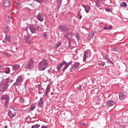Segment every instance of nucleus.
<instances>
[{
	"label": "nucleus",
	"instance_id": "nucleus-34",
	"mask_svg": "<svg viewBox=\"0 0 128 128\" xmlns=\"http://www.w3.org/2000/svg\"><path fill=\"white\" fill-rule=\"evenodd\" d=\"M40 126V124H36L35 125L32 126V128H38Z\"/></svg>",
	"mask_w": 128,
	"mask_h": 128
},
{
	"label": "nucleus",
	"instance_id": "nucleus-41",
	"mask_svg": "<svg viewBox=\"0 0 128 128\" xmlns=\"http://www.w3.org/2000/svg\"><path fill=\"white\" fill-rule=\"evenodd\" d=\"M20 102H21V104H24V99L23 98H20Z\"/></svg>",
	"mask_w": 128,
	"mask_h": 128
},
{
	"label": "nucleus",
	"instance_id": "nucleus-17",
	"mask_svg": "<svg viewBox=\"0 0 128 128\" xmlns=\"http://www.w3.org/2000/svg\"><path fill=\"white\" fill-rule=\"evenodd\" d=\"M88 52H84V57H83V61L86 62V58H88Z\"/></svg>",
	"mask_w": 128,
	"mask_h": 128
},
{
	"label": "nucleus",
	"instance_id": "nucleus-13",
	"mask_svg": "<svg viewBox=\"0 0 128 128\" xmlns=\"http://www.w3.org/2000/svg\"><path fill=\"white\" fill-rule=\"evenodd\" d=\"M106 104L108 106H112L116 104V102L112 100H108L107 101Z\"/></svg>",
	"mask_w": 128,
	"mask_h": 128
},
{
	"label": "nucleus",
	"instance_id": "nucleus-55",
	"mask_svg": "<svg viewBox=\"0 0 128 128\" xmlns=\"http://www.w3.org/2000/svg\"><path fill=\"white\" fill-rule=\"evenodd\" d=\"M32 88H30V92H32Z\"/></svg>",
	"mask_w": 128,
	"mask_h": 128
},
{
	"label": "nucleus",
	"instance_id": "nucleus-36",
	"mask_svg": "<svg viewBox=\"0 0 128 128\" xmlns=\"http://www.w3.org/2000/svg\"><path fill=\"white\" fill-rule=\"evenodd\" d=\"M65 38H66L69 42H72V38L70 36H64Z\"/></svg>",
	"mask_w": 128,
	"mask_h": 128
},
{
	"label": "nucleus",
	"instance_id": "nucleus-21",
	"mask_svg": "<svg viewBox=\"0 0 128 128\" xmlns=\"http://www.w3.org/2000/svg\"><path fill=\"white\" fill-rule=\"evenodd\" d=\"M57 3L58 8H60L62 6V0H56Z\"/></svg>",
	"mask_w": 128,
	"mask_h": 128
},
{
	"label": "nucleus",
	"instance_id": "nucleus-6",
	"mask_svg": "<svg viewBox=\"0 0 128 128\" xmlns=\"http://www.w3.org/2000/svg\"><path fill=\"white\" fill-rule=\"evenodd\" d=\"M58 28L61 32H68L70 30V29L66 25H60L58 26Z\"/></svg>",
	"mask_w": 128,
	"mask_h": 128
},
{
	"label": "nucleus",
	"instance_id": "nucleus-57",
	"mask_svg": "<svg viewBox=\"0 0 128 128\" xmlns=\"http://www.w3.org/2000/svg\"><path fill=\"white\" fill-rule=\"evenodd\" d=\"M38 94H42V92H38Z\"/></svg>",
	"mask_w": 128,
	"mask_h": 128
},
{
	"label": "nucleus",
	"instance_id": "nucleus-3",
	"mask_svg": "<svg viewBox=\"0 0 128 128\" xmlns=\"http://www.w3.org/2000/svg\"><path fill=\"white\" fill-rule=\"evenodd\" d=\"M48 61L46 59H44L38 64L39 70H44L48 67Z\"/></svg>",
	"mask_w": 128,
	"mask_h": 128
},
{
	"label": "nucleus",
	"instance_id": "nucleus-50",
	"mask_svg": "<svg viewBox=\"0 0 128 128\" xmlns=\"http://www.w3.org/2000/svg\"><path fill=\"white\" fill-rule=\"evenodd\" d=\"M72 64V61H70L68 64L67 62V64L68 65V66H70V64Z\"/></svg>",
	"mask_w": 128,
	"mask_h": 128
},
{
	"label": "nucleus",
	"instance_id": "nucleus-40",
	"mask_svg": "<svg viewBox=\"0 0 128 128\" xmlns=\"http://www.w3.org/2000/svg\"><path fill=\"white\" fill-rule=\"evenodd\" d=\"M76 70V68L75 66H73L71 70H70V72H74V70Z\"/></svg>",
	"mask_w": 128,
	"mask_h": 128
},
{
	"label": "nucleus",
	"instance_id": "nucleus-38",
	"mask_svg": "<svg viewBox=\"0 0 128 128\" xmlns=\"http://www.w3.org/2000/svg\"><path fill=\"white\" fill-rule=\"evenodd\" d=\"M26 44H32V42H30V39H26Z\"/></svg>",
	"mask_w": 128,
	"mask_h": 128
},
{
	"label": "nucleus",
	"instance_id": "nucleus-30",
	"mask_svg": "<svg viewBox=\"0 0 128 128\" xmlns=\"http://www.w3.org/2000/svg\"><path fill=\"white\" fill-rule=\"evenodd\" d=\"M1 54L4 56H10V54L8 52H1Z\"/></svg>",
	"mask_w": 128,
	"mask_h": 128
},
{
	"label": "nucleus",
	"instance_id": "nucleus-47",
	"mask_svg": "<svg viewBox=\"0 0 128 128\" xmlns=\"http://www.w3.org/2000/svg\"><path fill=\"white\" fill-rule=\"evenodd\" d=\"M6 40H7L8 42H10V37H8L6 38Z\"/></svg>",
	"mask_w": 128,
	"mask_h": 128
},
{
	"label": "nucleus",
	"instance_id": "nucleus-8",
	"mask_svg": "<svg viewBox=\"0 0 128 128\" xmlns=\"http://www.w3.org/2000/svg\"><path fill=\"white\" fill-rule=\"evenodd\" d=\"M34 59L32 58L28 62V64L26 66V68H28L29 70H30V68H34Z\"/></svg>",
	"mask_w": 128,
	"mask_h": 128
},
{
	"label": "nucleus",
	"instance_id": "nucleus-45",
	"mask_svg": "<svg viewBox=\"0 0 128 128\" xmlns=\"http://www.w3.org/2000/svg\"><path fill=\"white\" fill-rule=\"evenodd\" d=\"M106 12H111L110 9L109 8H106Z\"/></svg>",
	"mask_w": 128,
	"mask_h": 128
},
{
	"label": "nucleus",
	"instance_id": "nucleus-56",
	"mask_svg": "<svg viewBox=\"0 0 128 128\" xmlns=\"http://www.w3.org/2000/svg\"><path fill=\"white\" fill-rule=\"evenodd\" d=\"M51 95H52V96H54V92H52V93H51Z\"/></svg>",
	"mask_w": 128,
	"mask_h": 128
},
{
	"label": "nucleus",
	"instance_id": "nucleus-33",
	"mask_svg": "<svg viewBox=\"0 0 128 128\" xmlns=\"http://www.w3.org/2000/svg\"><path fill=\"white\" fill-rule=\"evenodd\" d=\"M36 2H39V4H42V2H46V0H36Z\"/></svg>",
	"mask_w": 128,
	"mask_h": 128
},
{
	"label": "nucleus",
	"instance_id": "nucleus-42",
	"mask_svg": "<svg viewBox=\"0 0 128 128\" xmlns=\"http://www.w3.org/2000/svg\"><path fill=\"white\" fill-rule=\"evenodd\" d=\"M4 32H9L8 28H6L4 29Z\"/></svg>",
	"mask_w": 128,
	"mask_h": 128
},
{
	"label": "nucleus",
	"instance_id": "nucleus-53",
	"mask_svg": "<svg viewBox=\"0 0 128 128\" xmlns=\"http://www.w3.org/2000/svg\"><path fill=\"white\" fill-rule=\"evenodd\" d=\"M121 128H126V125H125V124L122 125V126H121Z\"/></svg>",
	"mask_w": 128,
	"mask_h": 128
},
{
	"label": "nucleus",
	"instance_id": "nucleus-59",
	"mask_svg": "<svg viewBox=\"0 0 128 128\" xmlns=\"http://www.w3.org/2000/svg\"><path fill=\"white\" fill-rule=\"evenodd\" d=\"M97 0V2H100V0Z\"/></svg>",
	"mask_w": 128,
	"mask_h": 128
},
{
	"label": "nucleus",
	"instance_id": "nucleus-51",
	"mask_svg": "<svg viewBox=\"0 0 128 128\" xmlns=\"http://www.w3.org/2000/svg\"><path fill=\"white\" fill-rule=\"evenodd\" d=\"M88 5H86V4H85V5H84V4H82V6L83 7V8H86V6H87Z\"/></svg>",
	"mask_w": 128,
	"mask_h": 128
},
{
	"label": "nucleus",
	"instance_id": "nucleus-32",
	"mask_svg": "<svg viewBox=\"0 0 128 128\" xmlns=\"http://www.w3.org/2000/svg\"><path fill=\"white\" fill-rule=\"evenodd\" d=\"M75 36L77 39V40L78 42V40H80V34H78V32L76 33Z\"/></svg>",
	"mask_w": 128,
	"mask_h": 128
},
{
	"label": "nucleus",
	"instance_id": "nucleus-58",
	"mask_svg": "<svg viewBox=\"0 0 128 128\" xmlns=\"http://www.w3.org/2000/svg\"><path fill=\"white\" fill-rule=\"evenodd\" d=\"M38 91L40 92V87H38Z\"/></svg>",
	"mask_w": 128,
	"mask_h": 128
},
{
	"label": "nucleus",
	"instance_id": "nucleus-60",
	"mask_svg": "<svg viewBox=\"0 0 128 128\" xmlns=\"http://www.w3.org/2000/svg\"><path fill=\"white\" fill-rule=\"evenodd\" d=\"M36 88H38V85H36Z\"/></svg>",
	"mask_w": 128,
	"mask_h": 128
},
{
	"label": "nucleus",
	"instance_id": "nucleus-31",
	"mask_svg": "<svg viewBox=\"0 0 128 128\" xmlns=\"http://www.w3.org/2000/svg\"><path fill=\"white\" fill-rule=\"evenodd\" d=\"M82 16L80 14V12H78V20H82Z\"/></svg>",
	"mask_w": 128,
	"mask_h": 128
},
{
	"label": "nucleus",
	"instance_id": "nucleus-7",
	"mask_svg": "<svg viewBox=\"0 0 128 128\" xmlns=\"http://www.w3.org/2000/svg\"><path fill=\"white\" fill-rule=\"evenodd\" d=\"M23 82L22 77V76H18L16 78V82L13 84L14 86H18L20 84H22Z\"/></svg>",
	"mask_w": 128,
	"mask_h": 128
},
{
	"label": "nucleus",
	"instance_id": "nucleus-11",
	"mask_svg": "<svg viewBox=\"0 0 128 128\" xmlns=\"http://www.w3.org/2000/svg\"><path fill=\"white\" fill-rule=\"evenodd\" d=\"M44 106V98H40V100L38 102V106L39 108H43Z\"/></svg>",
	"mask_w": 128,
	"mask_h": 128
},
{
	"label": "nucleus",
	"instance_id": "nucleus-22",
	"mask_svg": "<svg viewBox=\"0 0 128 128\" xmlns=\"http://www.w3.org/2000/svg\"><path fill=\"white\" fill-rule=\"evenodd\" d=\"M84 10H85L87 14H88V12H90V6L87 5L85 7Z\"/></svg>",
	"mask_w": 128,
	"mask_h": 128
},
{
	"label": "nucleus",
	"instance_id": "nucleus-18",
	"mask_svg": "<svg viewBox=\"0 0 128 128\" xmlns=\"http://www.w3.org/2000/svg\"><path fill=\"white\" fill-rule=\"evenodd\" d=\"M98 66L99 68H102V67L104 66H106V63H104V62H102L100 61V62H98Z\"/></svg>",
	"mask_w": 128,
	"mask_h": 128
},
{
	"label": "nucleus",
	"instance_id": "nucleus-49",
	"mask_svg": "<svg viewBox=\"0 0 128 128\" xmlns=\"http://www.w3.org/2000/svg\"><path fill=\"white\" fill-rule=\"evenodd\" d=\"M8 18L9 20H10L11 22H12V17L8 16Z\"/></svg>",
	"mask_w": 128,
	"mask_h": 128
},
{
	"label": "nucleus",
	"instance_id": "nucleus-20",
	"mask_svg": "<svg viewBox=\"0 0 128 128\" xmlns=\"http://www.w3.org/2000/svg\"><path fill=\"white\" fill-rule=\"evenodd\" d=\"M84 87L82 85H80L76 88V90H78V92H82V90H84Z\"/></svg>",
	"mask_w": 128,
	"mask_h": 128
},
{
	"label": "nucleus",
	"instance_id": "nucleus-1",
	"mask_svg": "<svg viewBox=\"0 0 128 128\" xmlns=\"http://www.w3.org/2000/svg\"><path fill=\"white\" fill-rule=\"evenodd\" d=\"M10 78H7L6 80L0 83V92H4L10 86Z\"/></svg>",
	"mask_w": 128,
	"mask_h": 128
},
{
	"label": "nucleus",
	"instance_id": "nucleus-9",
	"mask_svg": "<svg viewBox=\"0 0 128 128\" xmlns=\"http://www.w3.org/2000/svg\"><path fill=\"white\" fill-rule=\"evenodd\" d=\"M16 116V112L12 110H10L9 112H8V116H9V118H14Z\"/></svg>",
	"mask_w": 128,
	"mask_h": 128
},
{
	"label": "nucleus",
	"instance_id": "nucleus-27",
	"mask_svg": "<svg viewBox=\"0 0 128 128\" xmlns=\"http://www.w3.org/2000/svg\"><path fill=\"white\" fill-rule=\"evenodd\" d=\"M112 25H110V26H106V24L105 25V26L104 27V30H112Z\"/></svg>",
	"mask_w": 128,
	"mask_h": 128
},
{
	"label": "nucleus",
	"instance_id": "nucleus-28",
	"mask_svg": "<svg viewBox=\"0 0 128 128\" xmlns=\"http://www.w3.org/2000/svg\"><path fill=\"white\" fill-rule=\"evenodd\" d=\"M72 33H70V32H68L64 35V36H70V38H72Z\"/></svg>",
	"mask_w": 128,
	"mask_h": 128
},
{
	"label": "nucleus",
	"instance_id": "nucleus-29",
	"mask_svg": "<svg viewBox=\"0 0 128 128\" xmlns=\"http://www.w3.org/2000/svg\"><path fill=\"white\" fill-rule=\"evenodd\" d=\"M80 66V62H76L74 64V66L78 68V66Z\"/></svg>",
	"mask_w": 128,
	"mask_h": 128
},
{
	"label": "nucleus",
	"instance_id": "nucleus-15",
	"mask_svg": "<svg viewBox=\"0 0 128 128\" xmlns=\"http://www.w3.org/2000/svg\"><path fill=\"white\" fill-rule=\"evenodd\" d=\"M96 34V32H92L88 36L87 38L88 40H90L92 38H94V34Z\"/></svg>",
	"mask_w": 128,
	"mask_h": 128
},
{
	"label": "nucleus",
	"instance_id": "nucleus-35",
	"mask_svg": "<svg viewBox=\"0 0 128 128\" xmlns=\"http://www.w3.org/2000/svg\"><path fill=\"white\" fill-rule=\"evenodd\" d=\"M96 6L97 8H100V2H96Z\"/></svg>",
	"mask_w": 128,
	"mask_h": 128
},
{
	"label": "nucleus",
	"instance_id": "nucleus-48",
	"mask_svg": "<svg viewBox=\"0 0 128 128\" xmlns=\"http://www.w3.org/2000/svg\"><path fill=\"white\" fill-rule=\"evenodd\" d=\"M113 50L114 52H118V48H116V47L113 48Z\"/></svg>",
	"mask_w": 128,
	"mask_h": 128
},
{
	"label": "nucleus",
	"instance_id": "nucleus-26",
	"mask_svg": "<svg viewBox=\"0 0 128 128\" xmlns=\"http://www.w3.org/2000/svg\"><path fill=\"white\" fill-rule=\"evenodd\" d=\"M34 108H36V104H32L29 109V112H32V110H34Z\"/></svg>",
	"mask_w": 128,
	"mask_h": 128
},
{
	"label": "nucleus",
	"instance_id": "nucleus-2",
	"mask_svg": "<svg viewBox=\"0 0 128 128\" xmlns=\"http://www.w3.org/2000/svg\"><path fill=\"white\" fill-rule=\"evenodd\" d=\"M28 28H29L32 34H38V32H40V30H42V28L38 25H36V26H31L29 27H26L24 30L28 32Z\"/></svg>",
	"mask_w": 128,
	"mask_h": 128
},
{
	"label": "nucleus",
	"instance_id": "nucleus-23",
	"mask_svg": "<svg viewBox=\"0 0 128 128\" xmlns=\"http://www.w3.org/2000/svg\"><path fill=\"white\" fill-rule=\"evenodd\" d=\"M50 86H48L45 92L46 96H48V92H50Z\"/></svg>",
	"mask_w": 128,
	"mask_h": 128
},
{
	"label": "nucleus",
	"instance_id": "nucleus-14",
	"mask_svg": "<svg viewBox=\"0 0 128 128\" xmlns=\"http://www.w3.org/2000/svg\"><path fill=\"white\" fill-rule=\"evenodd\" d=\"M12 70L14 72H16V70H18L20 68V66L18 64H14L12 66Z\"/></svg>",
	"mask_w": 128,
	"mask_h": 128
},
{
	"label": "nucleus",
	"instance_id": "nucleus-24",
	"mask_svg": "<svg viewBox=\"0 0 128 128\" xmlns=\"http://www.w3.org/2000/svg\"><path fill=\"white\" fill-rule=\"evenodd\" d=\"M5 74H8L10 72V68H5V71L4 72Z\"/></svg>",
	"mask_w": 128,
	"mask_h": 128
},
{
	"label": "nucleus",
	"instance_id": "nucleus-5",
	"mask_svg": "<svg viewBox=\"0 0 128 128\" xmlns=\"http://www.w3.org/2000/svg\"><path fill=\"white\" fill-rule=\"evenodd\" d=\"M2 100H5L4 106L5 108H8V104H10V97L8 94H3L2 97Z\"/></svg>",
	"mask_w": 128,
	"mask_h": 128
},
{
	"label": "nucleus",
	"instance_id": "nucleus-46",
	"mask_svg": "<svg viewBox=\"0 0 128 128\" xmlns=\"http://www.w3.org/2000/svg\"><path fill=\"white\" fill-rule=\"evenodd\" d=\"M80 126H86V123H84V122H80Z\"/></svg>",
	"mask_w": 128,
	"mask_h": 128
},
{
	"label": "nucleus",
	"instance_id": "nucleus-44",
	"mask_svg": "<svg viewBox=\"0 0 128 128\" xmlns=\"http://www.w3.org/2000/svg\"><path fill=\"white\" fill-rule=\"evenodd\" d=\"M43 36L46 38H48V35L46 33L43 34Z\"/></svg>",
	"mask_w": 128,
	"mask_h": 128
},
{
	"label": "nucleus",
	"instance_id": "nucleus-12",
	"mask_svg": "<svg viewBox=\"0 0 128 128\" xmlns=\"http://www.w3.org/2000/svg\"><path fill=\"white\" fill-rule=\"evenodd\" d=\"M104 58H106L107 60V62L108 64H114V62H112L110 60V55H108V54H106Z\"/></svg>",
	"mask_w": 128,
	"mask_h": 128
},
{
	"label": "nucleus",
	"instance_id": "nucleus-43",
	"mask_svg": "<svg viewBox=\"0 0 128 128\" xmlns=\"http://www.w3.org/2000/svg\"><path fill=\"white\" fill-rule=\"evenodd\" d=\"M26 40H30V36L28 35L25 37Z\"/></svg>",
	"mask_w": 128,
	"mask_h": 128
},
{
	"label": "nucleus",
	"instance_id": "nucleus-39",
	"mask_svg": "<svg viewBox=\"0 0 128 128\" xmlns=\"http://www.w3.org/2000/svg\"><path fill=\"white\" fill-rule=\"evenodd\" d=\"M72 41H69L68 42V48H72Z\"/></svg>",
	"mask_w": 128,
	"mask_h": 128
},
{
	"label": "nucleus",
	"instance_id": "nucleus-10",
	"mask_svg": "<svg viewBox=\"0 0 128 128\" xmlns=\"http://www.w3.org/2000/svg\"><path fill=\"white\" fill-rule=\"evenodd\" d=\"M36 18L38 20H40V22H44V15L42 14H38V15L36 16Z\"/></svg>",
	"mask_w": 128,
	"mask_h": 128
},
{
	"label": "nucleus",
	"instance_id": "nucleus-52",
	"mask_svg": "<svg viewBox=\"0 0 128 128\" xmlns=\"http://www.w3.org/2000/svg\"><path fill=\"white\" fill-rule=\"evenodd\" d=\"M10 84H12V82H14V80H10Z\"/></svg>",
	"mask_w": 128,
	"mask_h": 128
},
{
	"label": "nucleus",
	"instance_id": "nucleus-25",
	"mask_svg": "<svg viewBox=\"0 0 128 128\" xmlns=\"http://www.w3.org/2000/svg\"><path fill=\"white\" fill-rule=\"evenodd\" d=\"M126 96V94H124V93H121L120 94H119V98L122 100H124V98Z\"/></svg>",
	"mask_w": 128,
	"mask_h": 128
},
{
	"label": "nucleus",
	"instance_id": "nucleus-19",
	"mask_svg": "<svg viewBox=\"0 0 128 128\" xmlns=\"http://www.w3.org/2000/svg\"><path fill=\"white\" fill-rule=\"evenodd\" d=\"M120 6L121 8H126V6H128V4H126L125 2H122L120 4Z\"/></svg>",
	"mask_w": 128,
	"mask_h": 128
},
{
	"label": "nucleus",
	"instance_id": "nucleus-54",
	"mask_svg": "<svg viewBox=\"0 0 128 128\" xmlns=\"http://www.w3.org/2000/svg\"><path fill=\"white\" fill-rule=\"evenodd\" d=\"M12 44H13V46H16V43L14 42V43Z\"/></svg>",
	"mask_w": 128,
	"mask_h": 128
},
{
	"label": "nucleus",
	"instance_id": "nucleus-37",
	"mask_svg": "<svg viewBox=\"0 0 128 128\" xmlns=\"http://www.w3.org/2000/svg\"><path fill=\"white\" fill-rule=\"evenodd\" d=\"M60 42H58L56 44V45L55 46V48H58V46H60Z\"/></svg>",
	"mask_w": 128,
	"mask_h": 128
},
{
	"label": "nucleus",
	"instance_id": "nucleus-16",
	"mask_svg": "<svg viewBox=\"0 0 128 128\" xmlns=\"http://www.w3.org/2000/svg\"><path fill=\"white\" fill-rule=\"evenodd\" d=\"M10 6V2L8 0H6L4 2V6L5 8H8Z\"/></svg>",
	"mask_w": 128,
	"mask_h": 128
},
{
	"label": "nucleus",
	"instance_id": "nucleus-4",
	"mask_svg": "<svg viewBox=\"0 0 128 128\" xmlns=\"http://www.w3.org/2000/svg\"><path fill=\"white\" fill-rule=\"evenodd\" d=\"M63 66H65L64 68L62 69V72H64V71L68 68V62H66V60H63V62L59 64L58 66L56 67L58 70L57 72H60V69L62 68Z\"/></svg>",
	"mask_w": 128,
	"mask_h": 128
}]
</instances>
